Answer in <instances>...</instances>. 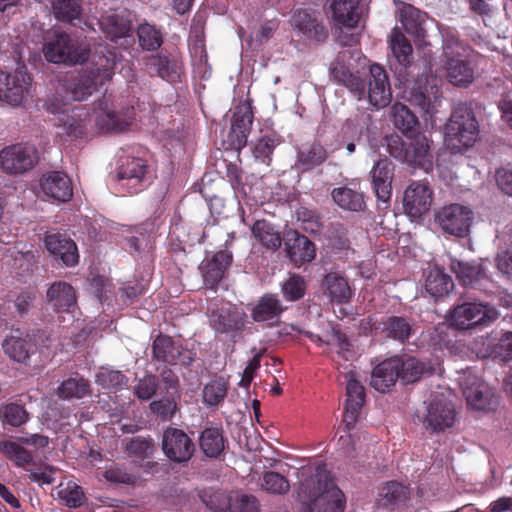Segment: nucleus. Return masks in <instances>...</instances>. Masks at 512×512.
I'll return each instance as SVG.
<instances>
[{
  "mask_svg": "<svg viewBox=\"0 0 512 512\" xmlns=\"http://www.w3.org/2000/svg\"><path fill=\"white\" fill-rule=\"evenodd\" d=\"M302 474H309V477L301 481L297 495L308 512L344 511V494L333 482L325 464L306 467Z\"/></svg>",
  "mask_w": 512,
  "mask_h": 512,
  "instance_id": "nucleus-1",
  "label": "nucleus"
},
{
  "mask_svg": "<svg viewBox=\"0 0 512 512\" xmlns=\"http://www.w3.org/2000/svg\"><path fill=\"white\" fill-rule=\"evenodd\" d=\"M388 151L399 161L422 168L426 172L433 167L431 141L422 133L408 134L406 140L392 136L388 141Z\"/></svg>",
  "mask_w": 512,
  "mask_h": 512,
  "instance_id": "nucleus-2",
  "label": "nucleus"
},
{
  "mask_svg": "<svg viewBox=\"0 0 512 512\" xmlns=\"http://www.w3.org/2000/svg\"><path fill=\"white\" fill-rule=\"evenodd\" d=\"M478 123L474 113L465 105L457 106L446 125L444 143L452 153L472 147L477 141Z\"/></svg>",
  "mask_w": 512,
  "mask_h": 512,
  "instance_id": "nucleus-3",
  "label": "nucleus"
},
{
  "mask_svg": "<svg viewBox=\"0 0 512 512\" xmlns=\"http://www.w3.org/2000/svg\"><path fill=\"white\" fill-rule=\"evenodd\" d=\"M43 54L49 62L73 65L88 58V49L68 34L55 32L44 44Z\"/></svg>",
  "mask_w": 512,
  "mask_h": 512,
  "instance_id": "nucleus-4",
  "label": "nucleus"
},
{
  "mask_svg": "<svg viewBox=\"0 0 512 512\" xmlns=\"http://www.w3.org/2000/svg\"><path fill=\"white\" fill-rule=\"evenodd\" d=\"M39 155L31 144H14L0 151V169L9 174H22L33 169Z\"/></svg>",
  "mask_w": 512,
  "mask_h": 512,
  "instance_id": "nucleus-5",
  "label": "nucleus"
},
{
  "mask_svg": "<svg viewBox=\"0 0 512 512\" xmlns=\"http://www.w3.org/2000/svg\"><path fill=\"white\" fill-rule=\"evenodd\" d=\"M441 83V79L433 74L417 77L408 88V101L425 113L432 112L441 97Z\"/></svg>",
  "mask_w": 512,
  "mask_h": 512,
  "instance_id": "nucleus-6",
  "label": "nucleus"
},
{
  "mask_svg": "<svg viewBox=\"0 0 512 512\" xmlns=\"http://www.w3.org/2000/svg\"><path fill=\"white\" fill-rule=\"evenodd\" d=\"M31 79L24 66L14 71H0V100L11 105L20 106L29 95Z\"/></svg>",
  "mask_w": 512,
  "mask_h": 512,
  "instance_id": "nucleus-7",
  "label": "nucleus"
},
{
  "mask_svg": "<svg viewBox=\"0 0 512 512\" xmlns=\"http://www.w3.org/2000/svg\"><path fill=\"white\" fill-rule=\"evenodd\" d=\"M426 430L441 432L453 426L455 410L453 404L442 395L434 396L422 416L416 415Z\"/></svg>",
  "mask_w": 512,
  "mask_h": 512,
  "instance_id": "nucleus-8",
  "label": "nucleus"
},
{
  "mask_svg": "<svg viewBox=\"0 0 512 512\" xmlns=\"http://www.w3.org/2000/svg\"><path fill=\"white\" fill-rule=\"evenodd\" d=\"M97 68L85 72L75 79L67 89L70 98L81 101L90 96L99 85L111 78L112 62L106 57L99 59Z\"/></svg>",
  "mask_w": 512,
  "mask_h": 512,
  "instance_id": "nucleus-9",
  "label": "nucleus"
},
{
  "mask_svg": "<svg viewBox=\"0 0 512 512\" xmlns=\"http://www.w3.org/2000/svg\"><path fill=\"white\" fill-rule=\"evenodd\" d=\"M435 219L445 233L465 237L470 231L473 212L467 206L451 204L441 208L436 213Z\"/></svg>",
  "mask_w": 512,
  "mask_h": 512,
  "instance_id": "nucleus-10",
  "label": "nucleus"
},
{
  "mask_svg": "<svg viewBox=\"0 0 512 512\" xmlns=\"http://www.w3.org/2000/svg\"><path fill=\"white\" fill-rule=\"evenodd\" d=\"M283 323V327L278 330L279 336L288 335L291 331H298L299 333L305 334L318 345H336L339 348L338 353L341 354L346 360L348 359L346 353L350 352L351 344L346 334L341 332L338 324L333 325L332 322H327L329 329L324 330L322 333H313L310 331L302 330L293 323Z\"/></svg>",
  "mask_w": 512,
  "mask_h": 512,
  "instance_id": "nucleus-11",
  "label": "nucleus"
},
{
  "mask_svg": "<svg viewBox=\"0 0 512 512\" xmlns=\"http://www.w3.org/2000/svg\"><path fill=\"white\" fill-rule=\"evenodd\" d=\"M162 449L169 460L185 463L192 458L195 444L183 430L170 427L164 431Z\"/></svg>",
  "mask_w": 512,
  "mask_h": 512,
  "instance_id": "nucleus-12",
  "label": "nucleus"
},
{
  "mask_svg": "<svg viewBox=\"0 0 512 512\" xmlns=\"http://www.w3.org/2000/svg\"><path fill=\"white\" fill-rule=\"evenodd\" d=\"M441 63L449 82L458 87H467L474 80V67L465 53L445 51Z\"/></svg>",
  "mask_w": 512,
  "mask_h": 512,
  "instance_id": "nucleus-13",
  "label": "nucleus"
},
{
  "mask_svg": "<svg viewBox=\"0 0 512 512\" xmlns=\"http://www.w3.org/2000/svg\"><path fill=\"white\" fill-rule=\"evenodd\" d=\"M432 201V190L424 182H412L404 192V210L412 218L426 214L431 208Z\"/></svg>",
  "mask_w": 512,
  "mask_h": 512,
  "instance_id": "nucleus-14",
  "label": "nucleus"
},
{
  "mask_svg": "<svg viewBox=\"0 0 512 512\" xmlns=\"http://www.w3.org/2000/svg\"><path fill=\"white\" fill-rule=\"evenodd\" d=\"M392 98L390 83L386 71L379 65L370 66L368 80V99L376 108L386 107Z\"/></svg>",
  "mask_w": 512,
  "mask_h": 512,
  "instance_id": "nucleus-15",
  "label": "nucleus"
},
{
  "mask_svg": "<svg viewBox=\"0 0 512 512\" xmlns=\"http://www.w3.org/2000/svg\"><path fill=\"white\" fill-rule=\"evenodd\" d=\"M372 187L379 201L387 203L392 195L394 165L387 159H379L370 171Z\"/></svg>",
  "mask_w": 512,
  "mask_h": 512,
  "instance_id": "nucleus-16",
  "label": "nucleus"
},
{
  "mask_svg": "<svg viewBox=\"0 0 512 512\" xmlns=\"http://www.w3.org/2000/svg\"><path fill=\"white\" fill-rule=\"evenodd\" d=\"M58 125L62 126L68 135L74 137H81L93 132L91 108L87 105L70 108L69 112L58 118Z\"/></svg>",
  "mask_w": 512,
  "mask_h": 512,
  "instance_id": "nucleus-17",
  "label": "nucleus"
},
{
  "mask_svg": "<svg viewBox=\"0 0 512 512\" xmlns=\"http://www.w3.org/2000/svg\"><path fill=\"white\" fill-rule=\"evenodd\" d=\"M286 253L296 266L311 262L316 257V246L306 236L300 235L297 231H289L285 236Z\"/></svg>",
  "mask_w": 512,
  "mask_h": 512,
  "instance_id": "nucleus-18",
  "label": "nucleus"
},
{
  "mask_svg": "<svg viewBox=\"0 0 512 512\" xmlns=\"http://www.w3.org/2000/svg\"><path fill=\"white\" fill-rule=\"evenodd\" d=\"M507 315H501L495 307L476 300L463 301L451 311L450 320H496Z\"/></svg>",
  "mask_w": 512,
  "mask_h": 512,
  "instance_id": "nucleus-19",
  "label": "nucleus"
},
{
  "mask_svg": "<svg viewBox=\"0 0 512 512\" xmlns=\"http://www.w3.org/2000/svg\"><path fill=\"white\" fill-rule=\"evenodd\" d=\"M324 293L329 296L331 301L337 303L339 312L335 311V315L340 320L348 316L346 308L343 307L351 297L352 290L348 284V281L337 273H328L322 282Z\"/></svg>",
  "mask_w": 512,
  "mask_h": 512,
  "instance_id": "nucleus-20",
  "label": "nucleus"
},
{
  "mask_svg": "<svg viewBox=\"0 0 512 512\" xmlns=\"http://www.w3.org/2000/svg\"><path fill=\"white\" fill-rule=\"evenodd\" d=\"M43 194L55 201L66 202L73 196L72 183L69 177L62 172H50L40 180Z\"/></svg>",
  "mask_w": 512,
  "mask_h": 512,
  "instance_id": "nucleus-21",
  "label": "nucleus"
},
{
  "mask_svg": "<svg viewBox=\"0 0 512 512\" xmlns=\"http://www.w3.org/2000/svg\"><path fill=\"white\" fill-rule=\"evenodd\" d=\"M48 252L65 265L73 266L78 262V249L76 244L58 232H48L44 238Z\"/></svg>",
  "mask_w": 512,
  "mask_h": 512,
  "instance_id": "nucleus-22",
  "label": "nucleus"
},
{
  "mask_svg": "<svg viewBox=\"0 0 512 512\" xmlns=\"http://www.w3.org/2000/svg\"><path fill=\"white\" fill-rule=\"evenodd\" d=\"M232 261V254L228 251H219L211 258H206L200 265L204 283L214 288L223 278L224 273Z\"/></svg>",
  "mask_w": 512,
  "mask_h": 512,
  "instance_id": "nucleus-23",
  "label": "nucleus"
},
{
  "mask_svg": "<svg viewBox=\"0 0 512 512\" xmlns=\"http://www.w3.org/2000/svg\"><path fill=\"white\" fill-rule=\"evenodd\" d=\"M346 396L343 421L350 429L356 423L365 402V389L359 381L351 379L347 383Z\"/></svg>",
  "mask_w": 512,
  "mask_h": 512,
  "instance_id": "nucleus-24",
  "label": "nucleus"
},
{
  "mask_svg": "<svg viewBox=\"0 0 512 512\" xmlns=\"http://www.w3.org/2000/svg\"><path fill=\"white\" fill-rule=\"evenodd\" d=\"M2 346L10 359L26 366H30V358L37 350L29 335L26 338L11 335L4 340Z\"/></svg>",
  "mask_w": 512,
  "mask_h": 512,
  "instance_id": "nucleus-25",
  "label": "nucleus"
},
{
  "mask_svg": "<svg viewBox=\"0 0 512 512\" xmlns=\"http://www.w3.org/2000/svg\"><path fill=\"white\" fill-rule=\"evenodd\" d=\"M147 173V165L140 158L127 159L117 170L118 181L124 182L131 192L136 193L140 190V184Z\"/></svg>",
  "mask_w": 512,
  "mask_h": 512,
  "instance_id": "nucleus-26",
  "label": "nucleus"
},
{
  "mask_svg": "<svg viewBox=\"0 0 512 512\" xmlns=\"http://www.w3.org/2000/svg\"><path fill=\"white\" fill-rule=\"evenodd\" d=\"M91 123L93 124V132L104 133L123 131L129 125L127 120L119 118L103 104L91 109Z\"/></svg>",
  "mask_w": 512,
  "mask_h": 512,
  "instance_id": "nucleus-27",
  "label": "nucleus"
},
{
  "mask_svg": "<svg viewBox=\"0 0 512 512\" xmlns=\"http://www.w3.org/2000/svg\"><path fill=\"white\" fill-rule=\"evenodd\" d=\"M397 365L394 358H389L379 363L371 373L370 385L381 393L390 391L399 379Z\"/></svg>",
  "mask_w": 512,
  "mask_h": 512,
  "instance_id": "nucleus-28",
  "label": "nucleus"
},
{
  "mask_svg": "<svg viewBox=\"0 0 512 512\" xmlns=\"http://www.w3.org/2000/svg\"><path fill=\"white\" fill-rule=\"evenodd\" d=\"M467 405L476 410H484L490 405L491 392L488 386L476 376H469L463 387Z\"/></svg>",
  "mask_w": 512,
  "mask_h": 512,
  "instance_id": "nucleus-29",
  "label": "nucleus"
},
{
  "mask_svg": "<svg viewBox=\"0 0 512 512\" xmlns=\"http://www.w3.org/2000/svg\"><path fill=\"white\" fill-rule=\"evenodd\" d=\"M450 268L463 286L475 287L486 278L482 264L451 259Z\"/></svg>",
  "mask_w": 512,
  "mask_h": 512,
  "instance_id": "nucleus-30",
  "label": "nucleus"
},
{
  "mask_svg": "<svg viewBox=\"0 0 512 512\" xmlns=\"http://www.w3.org/2000/svg\"><path fill=\"white\" fill-rule=\"evenodd\" d=\"M393 358L394 361L398 364L397 370L399 379L404 384L414 383L420 380L424 374H432V371H434L432 365H426L424 362H421L414 357Z\"/></svg>",
  "mask_w": 512,
  "mask_h": 512,
  "instance_id": "nucleus-31",
  "label": "nucleus"
},
{
  "mask_svg": "<svg viewBox=\"0 0 512 512\" xmlns=\"http://www.w3.org/2000/svg\"><path fill=\"white\" fill-rule=\"evenodd\" d=\"M226 444L222 427H206L199 437L200 449L209 458H218L225 450Z\"/></svg>",
  "mask_w": 512,
  "mask_h": 512,
  "instance_id": "nucleus-32",
  "label": "nucleus"
},
{
  "mask_svg": "<svg viewBox=\"0 0 512 512\" xmlns=\"http://www.w3.org/2000/svg\"><path fill=\"white\" fill-rule=\"evenodd\" d=\"M251 124L252 113L249 111L248 107L237 108L231 120L230 137L232 145L238 147L245 145Z\"/></svg>",
  "mask_w": 512,
  "mask_h": 512,
  "instance_id": "nucleus-33",
  "label": "nucleus"
},
{
  "mask_svg": "<svg viewBox=\"0 0 512 512\" xmlns=\"http://www.w3.org/2000/svg\"><path fill=\"white\" fill-rule=\"evenodd\" d=\"M100 24L104 33L112 41H117L118 39L126 38L131 35V20L123 13L106 15L101 19Z\"/></svg>",
  "mask_w": 512,
  "mask_h": 512,
  "instance_id": "nucleus-34",
  "label": "nucleus"
},
{
  "mask_svg": "<svg viewBox=\"0 0 512 512\" xmlns=\"http://www.w3.org/2000/svg\"><path fill=\"white\" fill-rule=\"evenodd\" d=\"M425 289L434 298L443 297L454 289V282L443 269L434 266L427 275Z\"/></svg>",
  "mask_w": 512,
  "mask_h": 512,
  "instance_id": "nucleus-35",
  "label": "nucleus"
},
{
  "mask_svg": "<svg viewBox=\"0 0 512 512\" xmlns=\"http://www.w3.org/2000/svg\"><path fill=\"white\" fill-rule=\"evenodd\" d=\"M332 15L339 25L347 28L355 27L359 21L358 0H334Z\"/></svg>",
  "mask_w": 512,
  "mask_h": 512,
  "instance_id": "nucleus-36",
  "label": "nucleus"
},
{
  "mask_svg": "<svg viewBox=\"0 0 512 512\" xmlns=\"http://www.w3.org/2000/svg\"><path fill=\"white\" fill-rule=\"evenodd\" d=\"M399 19L407 33L417 38L425 36V13L411 5H404L399 11Z\"/></svg>",
  "mask_w": 512,
  "mask_h": 512,
  "instance_id": "nucleus-37",
  "label": "nucleus"
},
{
  "mask_svg": "<svg viewBox=\"0 0 512 512\" xmlns=\"http://www.w3.org/2000/svg\"><path fill=\"white\" fill-rule=\"evenodd\" d=\"M251 231L254 238L268 249L277 250L282 244L279 230L266 220L256 221Z\"/></svg>",
  "mask_w": 512,
  "mask_h": 512,
  "instance_id": "nucleus-38",
  "label": "nucleus"
},
{
  "mask_svg": "<svg viewBox=\"0 0 512 512\" xmlns=\"http://www.w3.org/2000/svg\"><path fill=\"white\" fill-rule=\"evenodd\" d=\"M47 295L58 311H69L76 303L74 289L65 282L54 283L47 291Z\"/></svg>",
  "mask_w": 512,
  "mask_h": 512,
  "instance_id": "nucleus-39",
  "label": "nucleus"
},
{
  "mask_svg": "<svg viewBox=\"0 0 512 512\" xmlns=\"http://www.w3.org/2000/svg\"><path fill=\"white\" fill-rule=\"evenodd\" d=\"M29 419L30 414L23 404L10 402L0 405V421L3 426L18 428L26 424Z\"/></svg>",
  "mask_w": 512,
  "mask_h": 512,
  "instance_id": "nucleus-40",
  "label": "nucleus"
},
{
  "mask_svg": "<svg viewBox=\"0 0 512 512\" xmlns=\"http://www.w3.org/2000/svg\"><path fill=\"white\" fill-rule=\"evenodd\" d=\"M90 393V384L83 377H70L57 388V395L63 400L81 399Z\"/></svg>",
  "mask_w": 512,
  "mask_h": 512,
  "instance_id": "nucleus-41",
  "label": "nucleus"
},
{
  "mask_svg": "<svg viewBox=\"0 0 512 512\" xmlns=\"http://www.w3.org/2000/svg\"><path fill=\"white\" fill-rule=\"evenodd\" d=\"M484 323L485 322H439L435 330L439 335H453L454 337H457L459 334L472 335L474 332L481 331ZM440 341L444 343L447 342L442 336H440Z\"/></svg>",
  "mask_w": 512,
  "mask_h": 512,
  "instance_id": "nucleus-42",
  "label": "nucleus"
},
{
  "mask_svg": "<svg viewBox=\"0 0 512 512\" xmlns=\"http://www.w3.org/2000/svg\"><path fill=\"white\" fill-rule=\"evenodd\" d=\"M334 202L345 210L361 211L364 206L363 194L348 187H339L332 191Z\"/></svg>",
  "mask_w": 512,
  "mask_h": 512,
  "instance_id": "nucleus-43",
  "label": "nucleus"
},
{
  "mask_svg": "<svg viewBox=\"0 0 512 512\" xmlns=\"http://www.w3.org/2000/svg\"><path fill=\"white\" fill-rule=\"evenodd\" d=\"M178 347L179 345H176L170 336L159 334L152 344V357L159 362L171 365L175 360Z\"/></svg>",
  "mask_w": 512,
  "mask_h": 512,
  "instance_id": "nucleus-44",
  "label": "nucleus"
},
{
  "mask_svg": "<svg viewBox=\"0 0 512 512\" xmlns=\"http://www.w3.org/2000/svg\"><path fill=\"white\" fill-rule=\"evenodd\" d=\"M393 56L400 65L407 66L412 59V46L406 37L398 30L393 29L389 39Z\"/></svg>",
  "mask_w": 512,
  "mask_h": 512,
  "instance_id": "nucleus-45",
  "label": "nucleus"
},
{
  "mask_svg": "<svg viewBox=\"0 0 512 512\" xmlns=\"http://www.w3.org/2000/svg\"><path fill=\"white\" fill-rule=\"evenodd\" d=\"M283 312L280 301L273 295L263 296L252 308L254 320H268L277 318Z\"/></svg>",
  "mask_w": 512,
  "mask_h": 512,
  "instance_id": "nucleus-46",
  "label": "nucleus"
},
{
  "mask_svg": "<svg viewBox=\"0 0 512 512\" xmlns=\"http://www.w3.org/2000/svg\"><path fill=\"white\" fill-rule=\"evenodd\" d=\"M0 452L18 467H25L33 463V455L19 443L9 440L0 442Z\"/></svg>",
  "mask_w": 512,
  "mask_h": 512,
  "instance_id": "nucleus-47",
  "label": "nucleus"
},
{
  "mask_svg": "<svg viewBox=\"0 0 512 512\" xmlns=\"http://www.w3.org/2000/svg\"><path fill=\"white\" fill-rule=\"evenodd\" d=\"M58 497L63 505L69 508H78L87 502L83 488L73 481L67 482L66 486L58 491Z\"/></svg>",
  "mask_w": 512,
  "mask_h": 512,
  "instance_id": "nucleus-48",
  "label": "nucleus"
},
{
  "mask_svg": "<svg viewBox=\"0 0 512 512\" xmlns=\"http://www.w3.org/2000/svg\"><path fill=\"white\" fill-rule=\"evenodd\" d=\"M293 26L309 38L319 40L322 36V28L316 20L304 10H299L293 15Z\"/></svg>",
  "mask_w": 512,
  "mask_h": 512,
  "instance_id": "nucleus-49",
  "label": "nucleus"
},
{
  "mask_svg": "<svg viewBox=\"0 0 512 512\" xmlns=\"http://www.w3.org/2000/svg\"><path fill=\"white\" fill-rule=\"evenodd\" d=\"M327 158V152L320 144H311L303 147L298 152V163L304 169H310L323 163Z\"/></svg>",
  "mask_w": 512,
  "mask_h": 512,
  "instance_id": "nucleus-50",
  "label": "nucleus"
},
{
  "mask_svg": "<svg viewBox=\"0 0 512 512\" xmlns=\"http://www.w3.org/2000/svg\"><path fill=\"white\" fill-rule=\"evenodd\" d=\"M392 120L394 125L406 135L413 133L412 130L417 124L416 116L400 103L392 106Z\"/></svg>",
  "mask_w": 512,
  "mask_h": 512,
  "instance_id": "nucleus-51",
  "label": "nucleus"
},
{
  "mask_svg": "<svg viewBox=\"0 0 512 512\" xmlns=\"http://www.w3.org/2000/svg\"><path fill=\"white\" fill-rule=\"evenodd\" d=\"M485 354L494 359L508 362L512 360V332H505L493 345H489Z\"/></svg>",
  "mask_w": 512,
  "mask_h": 512,
  "instance_id": "nucleus-52",
  "label": "nucleus"
},
{
  "mask_svg": "<svg viewBox=\"0 0 512 512\" xmlns=\"http://www.w3.org/2000/svg\"><path fill=\"white\" fill-rule=\"evenodd\" d=\"M125 451L138 459L148 458L154 450L152 438L134 437L124 441Z\"/></svg>",
  "mask_w": 512,
  "mask_h": 512,
  "instance_id": "nucleus-53",
  "label": "nucleus"
},
{
  "mask_svg": "<svg viewBox=\"0 0 512 512\" xmlns=\"http://www.w3.org/2000/svg\"><path fill=\"white\" fill-rule=\"evenodd\" d=\"M228 385L222 378L212 380L203 389V402L209 406H217L227 395Z\"/></svg>",
  "mask_w": 512,
  "mask_h": 512,
  "instance_id": "nucleus-54",
  "label": "nucleus"
},
{
  "mask_svg": "<svg viewBox=\"0 0 512 512\" xmlns=\"http://www.w3.org/2000/svg\"><path fill=\"white\" fill-rule=\"evenodd\" d=\"M95 382L105 389L120 390L127 386L128 378L120 371L103 369L97 373Z\"/></svg>",
  "mask_w": 512,
  "mask_h": 512,
  "instance_id": "nucleus-55",
  "label": "nucleus"
},
{
  "mask_svg": "<svg viewBox=\"0 0 512 512\" xmlns=\"http://www.w3.org/2000/svg\"><path fill=\"white\" fill-rule=\"evenodd\" d=\"M261 487L268 493L283 495L290 490V483L283 475L268 471L263 474Z\"/></svg>",
  "mask_w": 512,
  "mask_h": 512,
  "instance_id": "nucleus-56",
  "label": "nucleus"
},
{
  "mask_svg": "<svg viewBox=\"0 0 512 512\" xmlns=\"http://www.w3.org/2000/svg\"><path fill=\"white\" fill-rule=\"evenodd\" d=\"M281 291L285 299L296 301L304 296L306 282L303 277L292 274L282 283Z\"/></svg>",
  "mask_w": 512,
  "mask_h": 512,
  "instance_id": "nucleus-57",
  "label": "nucleus"
},
{
  "mask_svg": "<svg viewBox=\"0 0 512 512\" xmlns=\"http://www.w3.org/2000/svg\"><path fill=\"white\" fill-rule=\"evenodd\" d=\"M137 32L139 43L142 48L146 50H155L161 46V35L154 26L149 24L140 25Z\"/></svg>",
  "mask_w": 512,
  "mask_h": 512,
  "instance_id": "nucleus-58",
  "label": "nucleus"
},
{
  "mask_svg": "<svg viewBox=\"0 0 512 512\" xmlns=\"http://www.w3.org/2000/svg\"><path fill=\"white\" fill-rule=\"evenodd\" d=\"M149 407L152 413L164 421L171 420L178 409L176 401L170 397L154 400L150 403Z\"/></svg>",
  "mask_w": 512,
  "mask_h": 512,
  "instance_id": "nucleus-59",
  "label": "nucleus"
},
{
  "mask_svg": "<svg viewBox=\"0 0 512 512\" xmlns=\"http://www.w3.org/2000/svg\"><path fill=\"white\" fill-rule=\"evenodd\" d=\"M70 100L72 99L70 98V94L67 90L57 91L56 94L48 100L46 109L49 113L62 117L70 110Z\"/></svg>",
  "mask_w": 512,
  "mask_h": 512,
  "instance_id": "nucleus-60",
  "label": "nucleus"
},
{
  "mask_svg": "<svg viewBox=\"0 0 512 512\" xmlns=\"http://www.w3.org/2000/svg\"><path fill=\"white\" fill-rule=\"evenodd\" d=\"M157 389L158 379L156 375L147 374L134 387V394L141 400H149L156 394Z\"/></svg>",
  "mask_w": 512,
  "mask_h": 512,
  "instance_id": "nucleus-61",
  "label": "nucleus"
},
{
  "mask_svg": "<svg viewBox=\"0 0 512 512\" xmlns=\"http://www.w3.org/2000/svg\"><path fill=\"white\" fill-rule=\"evenodd\" d=\"M53 8L56 17L70 21L80 12L78 0H53Z\"/></svg>",
  "mask_w": 512,
  "mask_h": 512,
  "instance_id": "nucleus-62",
  "label": "nucleus"
},
{
  "mask_svg": "<svg viewBox=\"0 0 512 512\" xmlns=\"http://www.w3.org/2000/svg\"><path fill=\"white\" fill-rule=\"evenodd\" d=\"M379 495L392 504L406 498L407 488L397 481H390L381 488Z\"/></svg>",
  "mask_w": 512,
  "mask_h": 512,
  "instance_id": "nucleus-63",
  "label": "nucleus"
},
{
  "mask_svg": "<svg viewBox=\"0 0 512 512\" xmlns=\"http://www.w3.org/2000/svg\"><path fill=\"white\" fill-rule=\"evenodd\" d=\"M14 266L19 270L18 274L22 278L30 276L34 271L35 256L32 252H17L14 257Z\"/></svg>",
  "mask_w": 512,
  "mask_h": 512,
  "instance_id": "nucleus-64",
  "label": "nucleus"
}]
</instances>
